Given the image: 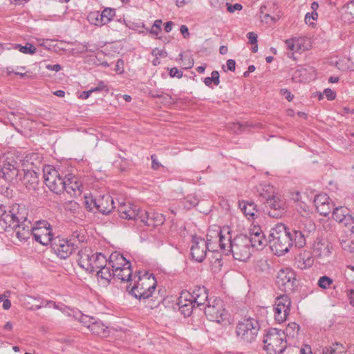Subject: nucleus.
Segmentation results:
<instances>
[{
  "mask_svg": "<svg viewBox=\"0 0 354 354\" xmlns=\"http://www.w3.org/2000/svg\"><path fill=\"white\" fill-rule=\"evenodd\" d=\"M219 248L226 255L231 254L234 259L241 261H247L251 256L250 241L246 234L232 236L228 227L221 228L219 233Z\"/></svg>",
  "mask_w": 354,
  "mask_h": 354,
  "instance_id": "obj_1",
  "label": "nucleus"
},
{
  "mask_svg": "<svg viewBox=\"0 0 354 354\" xmlns=\"http://www.w3.org/2000/svg\"><path fill=\"white\" fill-rule=\"evenodd\" d=\"M44 307H48V308L53 307L55 309H61L59 308V305L56 304L54 301H53L51 300L45 301Z\"/></svg>",
  "mask_w": 354,
  "mask_h": 354,
  "instance_id": "obj_62",
  "label": "nucleus"
},
{
  "mask_svg": "<svg viewBox=\"0 0 354 354\" xmlns=\"http://www.w3.org/2000/svg\"><path fill=\"white\" fill-rule=\"evenodd\" d=\"M314 255L307 250L301 252L296 258L297 268L301 270L311 267L314 263Z\"/></svg>",
  "mask_w": 354,
  "mask_h": 354,
  "instance_id": "obj_27",
  "label": "nucleus"
},
{
  "mask_svg": "<svg viewBox=\"0 0 354 354\" xmlns=\"http://www.w3.org/2000/svg\"><path fill=\"white\" fill-rule=\"evenodd\" d=\"M227 68L230 71H234L236 67V62L234 59H230L227 61Z\"/></svg>",
  "mask_w": 354,
  "mask_h": 354,
  "instance_id": "obj_60",
  "label": "nucleus"
},
{
  "mask_svg": "<svg viewBox=\"0 0 354 354\" xmlns=\"http://www.w3.org/2000/svg\"><path fill=\"white\" fill-rule=\"evenodd\" d=\"M31 221H27L23 223H19L15 227H11L15 230L17 237L20 241H26L31 236H32L33 228Z\"/></svg>",
  "mask_w": 354,
  "mask_h": 354,
  "instance_id": "obj_24",
  "label": "nucleus"
},
{
  "mask_svg": "<svg viewBox=\"0 0 354 354\" xmlns=\"http://www.w3.org/2000/svg\"><path fill=\"white\" fill-rule=\"evenodd\" d=\"M90 331L100 337H106L108 335V327L106 326L100 320L96 319V320L91 325Z\"/></svg>",
  "mask_w": 354,
  "mask_h": 354,
  "instance_id": "obj_33",
  "label": "nucleus"
},
{
  "mask_svg": "<svg viewBox=\"0 0 354 354\" xmlns=\"http://www.w3.org/2000/svg\"><path fill=\"white\" fill-rule=\"evenodd\" d=\"M8 212L6 209V207L0 205V226L5 230V224L3 221V217L6 214H8Z\"/></svg>",
  "mask_w": 354,
  "mask_h": 354,
  "instance_id": "obj_52",
  "label": "nucleus"
},
{
  "mask_svg": "<svg viewBox=\"0 0 354 354\" xmlns=\"http://www.w3.org/2000/svg\"><path fill=\"white\" fill-rule=\"evenodd\" d=\"M96 211L103 214H108L115 207L113 198L109 194L96 196Z\"/></svg>",
  "mask_w": 354,
  "mask_h": 354,
  "instance_id": "obj_21",
  "label": "nucleus"
},
{
  "mask_svg": "<svg viewBox=\"0 0 354 354\" xmlns=\"http://www.w3.org/2000/svg\"><path fill=\"white\" fill-rule=\"evenodd\" d=\"M91 260V265L87 270L89 272H95L107 262L106 257L101 252L93 254Z\"/></svg>",
  "mask_w": 354,
  "mask_h": 354,
  "instance_id": "obj_29",
  "label": "nucleus"
},
{
  "mask_svg": "<svg viewBox=\"0 0 354 354\" xmlns=\"http://www.w3.org/2000/svg\"><path fill=\"white\" fill-rule=\"evenodd\" d=\"M204 83L207 86H210L212 83H214V85L218 86L220 83L219 73L217 71H212L211 77L205 78Z\"/></svg>",
  "mask_w": 354,
  "mask_h": 354,
  "instance_id": "obj_41",
  "label": "nucleus"
},
{
  "mask_svg": "<svg viewBox=\"0 0 354 354\" xmlns=\"http://www.w3.org/2000/svg\"><path fill=\"white\" fill-rule=\"evenodd\" d=\"M304 39L301 37L291 38L286 39L285 44L287 49L293 52H299L300 50H305L308 49L304 46Z\"/></svg>",
  "mask_w": 354,
  "mask_h": 354,
  "instance_id": "obj_31",
  "label": "nucleus"
},
{
  "mask_svg": "<svg viewBox=\"0 0 354 354\" xmlns=\"http://www.w3.org/2000/svg\"><path fill=\"white\" fill-rule=\"evenodd\" d=\"M342 248L349 252H354V242L350 241H342L341 242Z\"/></svg>",
  "mask_w": 354,
  "mask_h": 354,
  "instance_id": "obj_47",
  "label": "nucleus"
},
{
  "mask_svg": "<svg viewBox=\"0 0 354 354\" xmlns=\"http://www.w3.org/2000/svg\"><path fill=\"white\" fill-rule=\"evenodd\" d=\"M156 283L153 277H138V281L133 284L129 293L138 299L150 297L155 291Z\"/></svg>",
  "mask_w": 354,
  "mask_h": 354,
  "instance_id": "obj_10",
  "label": "nucleus"
},
{
  "mask_svg": "<svg viewBox=\"0 0 354 354\" xmlns=\"http://www.w3.org/2000/svg\"><path fill=\"white\" fill-rule=\"evenodd\" d=\"M299 330V326L295 322H292L287 326L286 330L283 331L286 333V337L292 336L294 337L295 335L298 334Z\"/></svg>",
  "mask_w": 354,
  "mask_h": 354,
  "instance_id": "obj_42",
  "label": "nucleus"
},
{
  "mask_svg": "<svg viewBox=\"0 0 354 354\" xmlns=\"http://www.w3.org/2000/svg\"><path fill=\"white\" fill-rule=\"evenodd\" d=\"M169 75L171 77L181 78L183 76V72L178 70L176 67H173L170 69Z\"/></svg>",
  "mask_w": 354,
  "mask_h": 354,
  "instance_id": "obj_53",
  "label": "nucleus"
},
{
  "mask_svg": "<svg viewBox=\"0 0 354 354\" xmlns=\"http://www.w3.org/2000/svg\"><path fill=\"white\" fill-rule=\"evenodd\" d=\"M247 37L251 44H256L257 43V35L254 32H250L247 34Z\"/></svg>",
  "mask_w": 354,
  "mask_h": 354,
  "instance_id": "obj_56",
  "label": "nucleus"
},
{
  "mask_svg": "<svg viewBox=\"0 0 354 354\" xmlns=\"http://www.w3.org/2000/svg\"><path fill=\"white\" fill-rule=\"evenodd\" d=\"M318 15L316 12H312L311 13L308 12L305 16V21L306 24H313L311 20L314 21L317 19Z\"/></svg>",
  "mask_w": 354,
  "mask_h": 354,
  "instance_id": "obj_49",
  "label": "nucleus"
},
{
  "mask_svg": "<svg viewBox=\"0 0 354 354\" xmlns=\"http://www.w3.org/2000/svg\"><path fill=\"white\" fill-rule=\"evenodd\" d=\"M32 237L42 245L52 244L54 239L50 225L46 221L37 222L33 228Z\"/></svg>",
  "mask_w": 354,
  "mask_h": 354,
  "instance_id": "obj_13",
  "label": "nucleus"
},
{
  "mask_svg": "<svg viewBox=\"0 0 354 354\" xmlns=\"http://www.w3.org/2000/svg\"><path fill=\"white\" fill-rule=\"evenodd\" d=\"M28 210L26 205L14 204L3 217V221L5 224V230L8 227H15L19 223L29 221Z\"/></svg>",
  "mask_w": 354,
  "mask_h": 354,
  "instance_id": "obj_11",
  "label": "nucleus"
},
{
  "mask_svg": "<svg viewBox=\"0 0 354 354\" xmlns=\"http://www.w3.org/2000/svg\"><path fill=\"white\" fill-rule=\"evenodd\" d=\"M108 264L111 267L113 272H115L116 269L121 270L124 266H131V263L122 254L117 252L112 253L110 255Z\"/></svg>",
  "mask_w": 354,
  "mask_h": 354,
  "instance_id": "obj_26",
  "label": "nucleus"
},
{
  "mask_svg": "<svg viewBox=\"0 0 354 354\" xmlns=\"http://www.w3.org/2000/svg\"><path fill=\"white\" fill-rule=\"evenodd\" d=\"M96 201V196L93 198V196H85V207L86 209L90 212H93L94 213L97 212L96 211V205L95 204Z\"/></svg>",
  "mask_w": 354,
  "mask_h": 354,
  "instance_id": "obj_46",
  "label": "nucleus"
},
{
  "mask_svg": "<svg viewBox=\"0 0 354 354\" xmlns=\"http://www.w3.org/2000/svg\"><path fill=\"white\" fill-rule=\"evenodd\" d=\"M46 68L50 71H59L62 69V67L59 64H48L46 65Z\"/></svg>",
  "mask_w": 354,
  "mask_h": 354,
  "instance_id": "obj_63",
  "label": "nucleus"
},
{
  "mask_svg": "<svg viewBox=\"0 0 354 354\" xmlns=\"http://www.w3.org/2000/svg\"><path fill=\"white\" fill-rule=\"evenodd\" d=\"M347 295L350 300L351 304L354 306V290L353 289L348 290Z\"/></svg>",
  "mask_w": 354,
  "mask_h": 354,
  "instance_id": "obj_64",
  "label": "nucleus"
},
{
  "mask_svg": "<svg viewBox=\"0 0 354 354\" xmlns=\"http://www.w3.org/2000/svg\"><path fill=\"white\" fill-rule=\"evenodd\" d=\"M152 160V168L153 169H158L160 166V163L157 160L156 155H152L151 156Z\"/></svg>",
  "mask_w": 354,
  "mask_h": 354,
  "instance_id": "obj_61",
  "label": "nucleus"
},
{
  "mask_svg": "<svg viewBox=\"0 0 354 354\" xmlns=\"http://www.w3.org/2000/svg\"><path fill=\"white\" fill-rule=\"evenodd\" d=\"M208 294L205 287L197 286L192 292L183 291L178 298V305L181 313L186 317L189 316L193 308L208 304Z\"/></svg>",
  "mask_w": 354,
  "mask_h": 354,
  "instance_id": "obj_5",
  "label": "nucleus"
},
{
  "mask_svg": "<svg viewBox=\"0 0 354 354\" xmlns=\"http://www.w3.org/2000/svg\"><path fill=\"white\" fill-rule=\"evenodd\" d=\"M263 342L264 349L268 354H281L287 347L285 332L277 328L268 330Z\"/></svg>",
  "mask_w": 354,
  "mask_h": 354,
  "instance_id": "obj_7",
  "label": "nucleus"
},
{
  "mask_svg": "<svg viewBox=\"0 0 354 354\" xmlns=\"http://www.w3.org/2000/svg\"><path fill=\"white\" fill-rule=\"evenodd\" d=\"M180 32L183 35V37L187 39L189 37V29L185 25H182L180 27Z\"/></svg>",
  "mask_w": 354,
  "mask_h": 354,
  "instance_id": "obj_59",
  "label": "nucleus"
},
{
  "mask_svg": "<svg viewBox=\"0 0 354 354\" xmlns=\"http://www.w3.org/2000/svg\"><path fill=\"white\" fill-rule=\"evenodd\" d=\"M290 230L282 223H277L270 230V246L272 252L281 256L287 253L292 246Z\"/></svg>",
  "mask_w": 354,
  "mask_h": 354,
  "instance_id": "obj_6",
  "label": "nucleus"
},
{
  "mask_svg": "<svg viewBox=\"0 0 354 354\" xmlns=\"http://www.w3.org/2000/svg\"><path fill=\"white\" fill-rule=\"evenodd\" d=\"M316 225L314 222L307 216H297L290 230V238L292 245L296 248H302L306 246L307 239L315 234Z\"/></svg>",
  "mask_w": 354,
  "mask_h": 354,
  "instance_id": "obj_4",
  "label": "nucleus"
},
{
  "mask_svg": "<svg viewBox=\"0 0 354 354\" xmlns=\"http://www.w3.org/2000/svg\"><path fill=\"white\" fill-rule=\"evenodd\" d=\"M227 11L230 12H234L235 10H241L242 9V5L240 3H235L231 5L228 3H226Z\"/></svg>",
  "mask_w": 354,
  "mask_h": 354,
  "instance_id": "obj_54",
  "label": "nucleus"
},
{
  "mask_svg": "<svg viewBox=\"0 0 354 354\" xmlns=\"http://www.w3.org/2000/svg\"><path fill=\"white\" fill-rule=\"evenodd\" d=\"M299 354H313L311 347L309 345H303L299 349Z\"/></svg>",
  "mask_w": 354,
  "mask_h": 354,
  "instance_id": "obj_58",
  "label": "nucleus"
},
{
  "mask_svg": "<svg viewBox=\"0 0 354 354\" xmlns=\"http://www.w3.org/2000/svg\"><path fill=\"white\" fill-rule=\"evenodd\" d=\"M41 158V156L38 153H30L25 156L24 162L28 165H37V164L40 163Z\"/></svg>",
  "mask_w": 354,
  "mask_h": 354,
  "instance_id": "obj_40",
  "label": "nucleus"
},
{
  "mask_svg": "<svg viewBox=\"0 0 354 354\" xmlns=\"http://www.w3.org/2000/svg\"><path fill=\"white\" fill-rule=\"evenodd\" d=\"M239 208L248 219H254L257 212V206L252 202L246 201H239Z\"/></svg>",
  "mask_w": 354,
  "mask_h": 354,
  "instance_id": "obj_30",
  "label": "nucleus"
},
{
  "mask_svg": "<svg viewBox=\"0 0 354 354\" xmlns=\"http://www.w3.org/2000/svg\"><path fill=\"white\" fill-rule=\"evenodd\" d=\"M260 326L259 322L252 318H243L236 326V335L243 343H252L255 341Z\"/></svg>",
  "mask_w": 354,
  "mask_h": 354,
  "instance_id": "obj_8",
  "label": "nucleus"
},
{
  "mask_svg": "<svg viewBox=\"0 0 354 354\" xmlns=\"http://www.w3.org/2000/svg\"><path fill=\"white\" fill-rule=\"evenodd\" d=\"M118 212L122 218L140 221L142 209L129 203H120L118 207Z\"/></svg>",
  "mask_w": 354,
  "mask_h": 354,
  "instance_id": "obj_19",
  "label": "nucleus"
},
{
  "mask_svg": "<svg viewBox=\"0 0 354 354\" xmlns=\"http://www.w3.org/2000/svg\"><path fill=\"white\" fill-rule=\"evenodd\" d=\"M296 274L290 268L281 269L277 274V283L279 288L286 292H292L296 286Z\"/></svg>",
  "mask_w": 354,
  "mask_h": 354,
  "instance_id": "obj_14",
  "label": "nucleus"
},
{
  "mask_svg": "<svg viewBox=\"0 0 354 354\" xmlns=\"http://www.w3.org/2000/svg\"><path fill=\"white\" fill-rule=\"evenodd\" d=\"M333 218L344 226L351 225L354 222L353 217L350 214V210L346 207L333 208Z\"/></svg>",
  "mask_w": 354,
  "mask_h": 354,
  "instance_id": "obj_22",
  "label": "nucleus"
},
{
  "mask_svg": "<svg viewBox=\"0 0 354 354\" xmlns=\"http://www.w3.org/2000/svg\"><path fill=\"white\" fill-rule=\"evenodd\" d=\"M68 240L74 241L77 244V242L80 243L86 241V236L83 232L75 231L72 233Z\"/></svg>",
  "mask_w": 354,
  "mask_h": 354,
  "instance_id": "obj_43",
  "label": "nucleus"
},
{
  "mask_svg": "<svg viewBox=\"0 0 354 354\" xmlns=\"http://www.w3.org/2000/svg\"><path fill=\"white\" fill-rule=\"evenodd\" d=\"M247 236L249 238L250 241V247L251 248H257V250H261L263 248L265 245L267 244V239L264 234H257V235H248Z\"/></svg>",
  "mask_w": 354,
  "mask_h": 354,
  "instance_id": "obj_32",
  "label": "nucleus"
},
{
  "mask_svg": "<svg viewBox=\"0 0 354 354\" xmlns=\"http://www.w3.org/2000/svg\"><path fill=\"white\" fill-rule=\"evenodd\" d=\"M219 233H221V227L218 225H212L207 230L206 241L200 236H194L191 247L192 259L197 262H202L206 257L207 250L218 251Z\"/></svg>",
  "mask_w": 354,
  "mask_h": 354,
  "instance_id": "obj_3",
  "label": "nucleus"
},
{
  "mask_svg": "<svg viewBox=\"0 0 354 354\" xmlns=\"http://www.w3.org/2000/svg\"><path fill=\"white\" fill-rule=\"evenodd\" d=\"M23 177L21 180L24 185L29 190H35L39 185V177L37 172L30 169L22 170Z\"/></svg>",
  "mask_w": 354,
  "mask_h": 354,
  "instance_id": "obj_25",
  "label": "nucleus"
},
{
  "mask_svg": "<svg viewBox=\"0 0 354 354\" xmlns=\"http://www.w3.org/2000/svg\"><path fill=\"white\" fill-rule=\"evenodd\" d=\"M264 234L261 228L259 225H254L250 230L248 235Z\"/></svg>",
  "mask_w": 354,
  "mask_h": 354,
  "instance_id": "obj_55",
  "label": "nucleus"
},
{
  "mask_svg": "<svg viewBox=\"0 0 354 354\" xmlns=\"http://www.w3.org/2000/svg\"><path fill=\"white\" fill-rule=\"evenodd\" d=\"M51 245L55 254L63 259L68 257L77 248L74 241L60 237H55Z\"/></svg>",
  "mask_w": 354,
  "mask_h": 354,
  "instance_id": "obj_15",
  "label": "nucleus"
},
{
  "mask_svg": "<svg viewBox=\"0 0 354 354\" xmlns=\"http://www.w3.org/2000/svg\"><path fill=\"white\" fill-rule=\"evenodd\" d=\"M78 208V204L73 201H68V203H65L64 205V209L66 210H68L71 212H74Z\"/></svg>",
  "mask_w": 354,
  "mask_h": 354,
  "instance_id": "obj_50",
  "label": "nucleus"
},
{
  "mask_svg": "<svg viewBox=\"0 0 354 354\" xmlns=\"http://www.w3.org/2000/svg\"><path fill=\"white\" fill-rule=\"evenodd\" d=\"M271 194H276L274 187L270 185H266L263 188L262 192L260 194V196L266 200L265 195H270Z\"/></svg>",
  "mask_w": 354,
  "mask_h": 354,
  "instance_id": "obj_48",
  "label": "nucleus"
},
{
  "mask_svg": "<svg viewBox=\"0 0 354 354\" xmlns=\"http://www.w3.org/2000/svg\"><path fill=\"white\" fill-rule=\"evenodd\" d=\"M165 221V217L161 214L149 213L143 209L141 212L140 221L145 225L156 227L163 224Z\"/></svg>",
  "mask_w": 354,
  "mask_h": 354,
  "instance_id": "obj_23",
  "label": "nucleus"
},
{
  "mask_svg": "<svg viewBox=\"0 0 354 354\" xmlns=\"http://www.w3.org/2000/svg\"><path fill=\"white\" fill-rule=\"evenodd\" d=\"M43 172L46 185L57 194L66 191L73 195L80 191V184L74 175L70 174L62 178L58 171L50 165L45 166Z\"/></svg>",
  "mask_w": 354,
  "mask_h": 354,
  "instance_id": "obj_2",
  "label": "nucleus"
},
{
  "mask_svg": "<svg viewBox=\"0 0 354 354\" xmlns=\"http://www.w3.org/2000/svg\"><path fill=\"white\" fill-rule=\"evenodd\" d=\"M110 268L111 266H106V263L99 268L100 270L97 271V277L104 280L106 283L109 282L113 276V271H111Z\"/></svg>",
  "mask_w": 354,
  "mask_h": 354,
  "instance_id": "obj_36",
  "label": "nucleus"
},
{
  "mask_svg": "<svg viewBox=\"0 0 354 354\" xmlns=\"http://www.w3.org/2000/svg\"><path fill=\"white\" fill-rule=\"evenodd\" d=\"M314 203L317 212L324 216H328L331 209L334 208L333 203L326 194L316 195L314 199Z\"/></svg>",
  "mask_w": 354,
  "mask_h": 354,
  "instance_id": "obj_20",
  "label": "nucleus"
},
{
  "mask_svg": "<svg viewBox=\"0 0 354 354\" xmlns=\"http://www.w3.org/2000/svg\"><path fill=\"white\" fill-rule=\"evenodd\" d=\"M151 54L154 57H165L167 56V53L164 49H159L158 48L153 49Z\"/></svg>",
  "mask_w": 354,
  "mask_h": 354,
  "instance_id": "obj_51",
  "label": "nucleus"
},
{
  "mask_svg": "<svg viewBox=\"0 0 354 354\" xmlns=\"http://www.w3.org/2000/svg\"><path fill=\"white\" fill-rule=\"evenodd\" d=\"M345 352L346 348L342 344L335 342L331 346L323 348L321 354H343Z\"/></svg>",
  "mask_w": 354,
  "mask_h": 354,
  "instance_id": "obj_35",
  "label": "nucleus"
},
{
  "mask_svg": "<svg viewBox=\"0 0 354 354\" xmlns=\"http://www.w3.org/2000/svg\"><path fill=\"white\" fill-rule=\"evenodd\" d=\"M291 301L287 295H281L276 298L274 313V319L282 323L286 320L287 317L290 314Z\"/></svg>",
  "mask_w": 354,
  "mask_h": 354,
  "instance_id": "obj_16",
  "label": "nucleus"
},
{
  "mask_svg": "<svg viewBox=\"0 0 354 354\" xmlns=\"http://www.w3.org/2000/svg\"><path fill=\"white\" fill-rule=\"evenodd\" d=\"M333 245L327 239L317 238L313 245V254L314 257L326 260L332 254Z\"/></svg>",
  "mask_w": 354,
  "mask_h": 354,
  "instance_id": "obj_17",
  "label": "nucleus"
},
{
  "mask_svg": "<svg viewBox=\"0 0 354 354\" xmlns=\"http://www.w3.org/2000/svg\"><path fill=\"white\" fill-rule=\"evenodd\" d=\"M13 48L24 54L33 55L36 53L35 46L30 43H27L25 46L17 44L13 46Z\"/></svg>",
  "mask_w": 354,
  "mask_h": 354,
  "instance_id": "obj_38",
  "label": "nucleus"
},
{
  "mask_svg": "<svg viewBox=\"0 0 354 354\" xmlns=\"http://www.w3.org/2000/svg\"><path fill=\"white\" fill-rule=\"evenodd\" d=\"M80 322L89 330L91 328V325L96 320V318L90 317L86 315L80 314L79 317Z\"/></svg>",
  "mask_w": 354,
  "mask_h": 354,
  "instance_id": "obj_45",
  "label": "nucleus"
},
{
  "mask_svg": "<svg viewBox=\"0 0 354 354\" xmlns=\"http://www.w3.org/2000/svg\"><path fill=\"white\" fill-rule=\"evenodd\" d=\"M131 266L124 267L121 270H115V272H113V276L116 277L122 281H129L131 280L132 270Z\"/></svg>",
  "mask_w": 354,
  "mask_h": 354,
  "instance_id": "obj_34",
  "label": "nucleus"
},
{
  "mask_svg": "<svg viewBox=\"0 0 354 354\" xmlns=\"http://www.w3.org/2000/svg\"><path fill=\"white\" fill-rule=\"evenodd\" d=\"M333 283V280L328 276L319 277L317 281V286L322 289L328 288Z\"/></svg>",
  "mask_w": 354,
  "mask_h": 354,
  "instance_id": "obj_44",
  "label": "nucleus"
},
{
  "mask_svg": "<svg viewBox=\"0 0 354 354\" xmlns=\"http://www.w3.org/2000/svg\"><path fill=\"white\" fill-rule=\"evenodd\" d=\"M266 207L268 214L272 218L282 217L287 208L286 200L278 194L265 195Z\"/></svg>",
  "mask_w": 354,
  "mask_h": 354,
  "instance_id": "obj_12",
  "label": "nucleus"
},
{
  "mask_svg": "<svg viewBox=\"0 0 354 354\" xmlns=\"http://www.w3.org/2000/svg\"><path fill=\"white\" fill-rule=\"evenodd\" d=\"M324 93L328 100H334L336 97L335 93L330 88H326Z\"/></svg>",
  "mask_w": 354,
  "mask_h": 354,
  "instance_id": "obj_57",
  "label": "nucleus"
},
{
  "mask_svg": "<svg viewBox=\"0 0 354 354\" xmlns=\"http://www.w3.org/2000/svg\"><path fill=\"white\" fill-rule=\"evenodd\" d=\"M92 250L90 248H85L78 252V264L80 267L88 270L91 265Z\"/></svg>",
  "mask_w": 354,
  "mask_h": 354,
  "instance_id": "obj_28",
  "label": "nucleus"
},
{
  "mask_svg": "<svg viewBox=\"0 0 354 354\" xmlns=\"http://www.w3.org/2000/svg\"><path fill=\"white\" fill-rule=\"evenodd\" d=\"M115 15V10L113 8H106L100 12V19L102 21L103 25L107 24L113 20Z\"/></svg>",
  "mask_w": 354,
  "mask_h": 354,
  "instance_id": "obj_37",
  "label": "nucleus"
},
{
  "mask_svg": "<svg viewBox=\"0 0 354 354\" xmlns=\"http://www.w3.org/2000/svg\"><path fill=\"white\" fill-rule=\"evenodd\" d=\"M87 19L91 24L97 26H103L102 21L100 19V11H93L89 12V14L87 16Z\"/></svg>",
  "mask_w": 354,
  "mask_h": 354,
  "instance_id": "obj_39",
  "label": "nucleus"
},
{
  "mask_svg": "<svg viewBox=\"0 0 354 354\" xmlns=\"http://www.w3.org/2000/svg\"><path fill=\"white\" fill-rule=\"evenodd\" d=\"M22 171L12 163L0 160V178L8 182H15L21 180Z\"/></svg>",
  "mask_w": 354,
  "mask_h": 354,
  "instance_id": "obj_18",
  "label": "nucleus"
},
{
  "mask_svg": "<svg viewBox=\"0 0 354 354\" xmlns=\"http://www.w3.org/2000/svg\"><path fill=\"white\" fill-rule=\"evenodd\" d=\"M205 314L207 319L217 323L228 320L229 314L225 308L223 301L219 298H210L205 306Z\"/></svg>",
  "mask_w": 354,
  "mask_h": 354,
  "instance_id": "obj_9",
  "label": "nucleus"
}]
</instances>
